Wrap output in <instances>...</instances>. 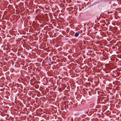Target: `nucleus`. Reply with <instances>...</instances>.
Returning a JSON list of instances; mask_svg holds the SVG:
<instances>
[{
	"label": "nucleus",
	"instance_id": "nucleus-1",
	"mask_svg": "<svg viewBox=\"0 0 121 121\" xmlns=\"http://www.w3.org/2000/svg\"><path fill=\"white\" fill-rule=\"evenodd\" d=\"M79 33L78 32H76L74 34V36L75 37H77L79 35Z\"/></svg>",
	"mask_w": 121,
	"mask_h": 121
}]
</instances>
